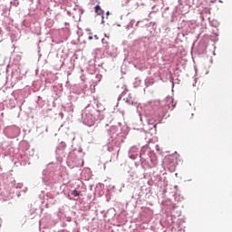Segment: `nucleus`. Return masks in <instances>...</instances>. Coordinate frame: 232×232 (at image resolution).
Here are the masks:
<instances>
[{
  "instance_id": "nucleus-1",
  "label": "nucleus",
  "mask_w": 232,
  "mask_h": 232,
  "mask_svg": "<svg viewBox=\"0 0 232 232\" xmlns=\"http://www.w3.org/2000/svg\"><path fill=\"white\" fill-rule=\"evenodd\" d=\"M165 106L168 107L169 110L173 109L174 105H173V97L171 96H168L165 100Z\"/></svg>"
},
{
  "instance_id": "nucleus-2",
  "label": "nucleus",
  "mask_w": 232,
  "mask_h": 232,
  "mask_svg": "<svg viewBox=\"0 0 232 232\" xmlns=\"http://www.w3.org/2000/svg\"><path fill=\"white\" fill-rule=\"evenodd\" d=\"M95 14H97V15H103L104 14V10H102V8H101V5H97L95 6Z\"/></svg>"
},
{
  "instance_id": "nucleus-3",
  "label": "nucleus",
  "mask_w": 232,
  "mask_h": 232,
  "mask_svg": "<svg viewBox=\"0 0 232 232\" xmlns=\"http://www.w3.org/2000/svg\"><path fill=\"white\" fill-rule=\"evenodd\" d=\"M72 195L73 197H79V195H81V192L80 191H77V189H74L72 192Z\"/></svg>"
},
{
  "instance_id": "nucleus-4",
  "label": "nucleus",
  "mask_w": 232,
  "mask_h": 232,
  "mask_svg": "<svg viewBox=\"0 0 232 232\" xmlns=\"http://www.w3.org/2000/svg\"><path fill=\"white\" fill-rule=\"evenodd\" d=\"M94 39H95L96 41H99V36H97V34H95V35H94Z\"/></svg>"
},
{
  "instance_id": "nucleus-5",
  "label": "nucleus",
  "mask_w": 232,
  "mask_h": 232,
  "mask_svg": "<svg viewBox=\"0 0 232 232\" xmlns=\"http://www.w3.org/2000/svg\"><path fill=\"white\" fill-rule=\"evenodd\" d=\"M88 39L89 41H92V39H93V36H89Z\"/></svg>"
},
{
  "instance_id": "nucleus-6",
  "label": "nucleus",
  "mask_w": 232,
  "mask_h": 232,
  "mask_svg": "<svg viewBox=\"0 0 232 232\" xmlns=\"http://www.w3.org/2000/svg\"><path fill=\"white\" fill-rule=\"evenodd\" d=\"M107 15H110V12L109 11L107 12Z\"/></svg>"
}]
</instances>
